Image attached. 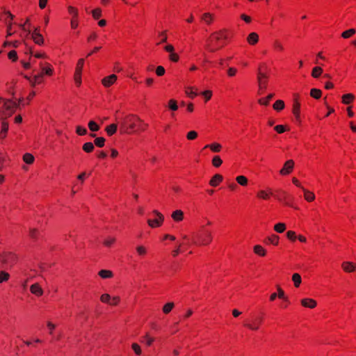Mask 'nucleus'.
<instances>
[{
	"instance_id": "bf43d9fd",
	"label": "nucleus",
	"mask_w": 356,
	"mask_h": 356,
	"mask_svg": "<svg viewBox=\"0 0 356 356\" xmlns=\"http://www.w3.org/2000/svg\"><path fill=\"white\" fill-rule=\"evenodd\" d=\"M257 196L260 198H262V199H268L269 195L268 194L264 191H260L258 193H257Z\"/></svg>"
},
{
	"instance_id": "bb28decb",
	"label": "nucleus",
	"mask_w": 356,
	"mask_h": 356,
	"mask_svg": "<svg viewBox=\"0 0 356 356\" xmlns=\"http://www.w3.org/2000/svg\"><path fill=\"white\" fill-rule=\"evenodd\" d=\"M356 33V30L355 29H350L346 31H343L341 33V37L347 39L353 36Z\"/></svg>"
},
{
	"instance_id": "2eb2a0df",
	"label": "nucleus",
	"mask_w": 356,
	"mask_h": 356,
	"mask_svg": "<svg viewBox=\"0 0 356 356\" xmlns=\"http://www.w3.org/2000/svg\"><path fill=\"white\" fill-rule=\"evenodd\" d=\"M300 104L298 102L297 99H294L293 105V113L296 116L297 120L300 119Z\"/></svg>"
},
{
	"instance_id": "72a5a7b5",
	"label": "nucleus",
	"mask_w": 356,
	"mask_h": 356,
	"mask_svg": "<svg viewBox=\"0 0 356 356\" xmlns=\"http://www.w3.org/2000/svg\"><path fill=\"white\" fill-rule=\"evenodd\" d=\"M2 129L0 134V136L3 138L6 136V134L8 130V123L3 120L1 123Z\"/></svg>"
},
{
	"instance_id": "c756f323",
	"label": "nucleus",
	"mask_w": 356,
	"mask_h": 356,
	"mask_svg": "<svg viewBox=\"0 0 356 356\" xmlns=\"http://www.w3.org/2000/svg\"><path fill=\"white\" fill-rule=\"evenodd\" d=\"M323 72V69L321 67H315L312 72V76L314 78H318Z\"/></svg>"
},
{
	"instance_id": "dca6fc26",
	"label": "nucleus",
	"mask_w": 356,
	"mask_h": 356,
	"mask_svg": "<svg viewBox=\"0 0 356 356\" xmlns=\"http://www.w3.org/2000/svg\"><path fill=\"white\" fill-rule=\"evenodd\" d=\"M171 217L175 221L180 222L184 218V212L181 210H176L172 213Z\"/></svg>"
},
{
	"instance_id": "5fc2aeb1",
	"label": "nucleus",
	"mask_w": 356,
	"mask_h": 356,
	"mask_svg": "<svg viewBox=\"0 0 356 356\" xmlns=\"http://www.w3.org/2000/svg\"><path fill=\"white\" fill-rule=\"evenodd\" d=\"M38 235V231L36 229H31L29 231V236L33 239H36Z\"/></svg>"
},
{
	"instance_id": "cd10ccee",
	"label": "nucleus",
	"mask_w": 356,
	"mask_h": 356,
	"mask_svg": "<svg viewBox=\"0 0 356 356\" xmlns=\"http://www.w3.org/2000/svg\"><path fill=\"white\" fill-rule=\"evenodd\" d=\"M99 275L104 279L110 278L112 277L113 273L108 270H102L99 272Z\"/></svg>"
},
{
	"instance_id": "69168bd1",
	"label": "nucleus",
	"mask_w": 356,
	"mask_h": 356,
	"mask_svg": "<svg viewBox=\"0 0 356 356\" xmlns=\"http://www.w3.org/2000/svg\"><path fill=\"white\" fill-rule=\"evenodd\" d=\"M170 59L173 61V62H177L178 60H179V56L175 54V52H172L170 54Z\"/></svg>"
},
{
	"instance_id": "f03ea898",
	"label": "nucleus",
	"mask_w": 356,
	"mask_h": 356,
	"mask_svg": "<svg viewBox=\"0 0 356 356\" xmlns=\"http://www.w3.org/2000/svg\"><path fill=\"white\" fill-rule=\"evenodd\" d=\"M227 33V29H221L213 32L207 40L206 48L210 52H215L222 48L225 45L223 40H226L228 38Z\"/></svg>"
},
{
	"instance_id": "603ef678",
	"label": "nucleus",
	"mask_w": 356,
	"mask_h": 356,
	"mask_svg": "<svg viewBox=\"0 0 356 356\" xmlns=\"http://www.w3.org/2000/svg\"><path fill=\"white\" fill-rule=\"evenodd\" d=\"M197 133L195 131H191L187 134V139L188 140H194L197 138Z\"/></svg>"
},
{
	"instance_id": "473e14b6",
	"label": "nucleus",
	"mask_w": 356,
	"mask_h": 356,
	"mask_svg": "<svg viewBox=\"0 0 356 356\" xmlns=\"http://www.w3.org/2000/svg\"><path fill=\"white\" fill-rule=\"evenodd\" d=\"M24 161L27 164H31L34 161V156L29 153H26L23 156Z\"/></svg>"
},
{
	"instance_id": "58836bf2",
	"label": "nucleus",
	"mask_w": 356,
	"mask_h": 356,
	"mask_svg": "<svg viewBox=\"0 0 356 356\" xmlns=\"http://www.w3.org/2000/svg\"><path fill=\"white\" fill-rule=\"evenodd\" d=\"M267 241L268 243H272L273 245H277L279 242V236L275 234L267 238Z\"/></svg>"
},
{
	"instance_id": "39448f33",
	"label": "nucleus",
	"mask_w": 356,
	"mask_h": 356,
	"mask_svg": "<svg viewBox=\"0 0 356 356\" xmlns=\"http://www.w3.org/2000/svg\"><path fill=\"white\" fill-rule=\"evenodd\" d=\"M269 74L262 70L261 67H258L257 72V80L259 87V93L261 94L267 88Z\"/></svg>"
},
{
	"instance_id": "de8ad7c7",
	"label": "nucleus",
	"mask_w": 356,
	"mask_h": 356,
	"mask_svg": "<svg viewBox=\"0 0 356 356\" xmlns=\"http://www.w3.org/2000/svg\"><path fill=\"white\" fill-rule=\"evenodd\" d=\"M277 291H278V294H277V297H279L280 298L284 299L286 302H288V298L285 296L284 291L280 286L277 287Z\"/></svg>"
},
{
	"instance_id": "c9c22d12",
	"label": "nucleus",
	"mask_w": 356,
	"mask_h": 356,
	"mask_svg": "<svg viewBox=\"0 0 356 356\" xmlns=\"http://www.w3.org/2000/svg\"><path fill=\"white\" fill-rule=\"evenodd\" d=\"M207 147H209L213 152H218L220 151L221 145L218 143H213L205 146V148Z\"/></svg>"
},
{
	"instance_id": "1a4fd4ad",
	"label": "nucleus",
	"mask_w": 356,
	"mask_h": 356,
	"mask_svg": "<svg viewBox=\"0 0 356 356\" xmlns=\"http://www.w3.org/2000/svg\"><path fill=\"white\" fill-rule=\"evenodd\" d=\"M261 322L262 318H258L253 321L252 323L248 321H245L243 325L251 330L256 331L259 328V325L261 323Z\"/></svg>"
},
{
	"instance_id": "0e129e2a",
	"label": "nucleus",
	"mask_w": 356,
	"mask_h": 356,
	"mask_svg": "<svg viewBox=\"0 0 356 356\" xmlns=\"http://www.w3.org/2000/svg\"><path fill=\"white\" fill-rule=\"evenodd\" d=\"M120 302V297L118 296H115L113 298H111V302H110V305H117Z\"/></svg>"
},
{
	"instance_id": "b1692460",
	"label": "nucleus",
	"mask_w": 356,
	"mask_h": 356,
	"mask_svg": "<svg viewBox=\"0 0 356 356\" xmlns=\"http://www.w3.org/2000/svg\"><path fill=\"white\" fill-rule=\"evenodd\" d=\"M95 148L94 144L91 142H88L83 144V150L87 153L92 152Z\"/></svg>"
},
{
	"instance_id": "423d86ee",
	"label": "nucleus",
	"mask_w": 356,
	"mask_h": 356,
	"mask_svg": "<svg viewBox=\"0 0 356 356\" xmlns=\"http://www.w3.org/2000/svg\"><path fill=\"white\" fill-rule=\"evenodd\" d=\"M17 106L18 104L15 102H13L12 100L5 101L3 104V115L5 116V118L10 116L15 112Z\"/></svg>"
},
{
	"instance_id": "052dcab7",
	"label": "nucleus",
	"mask_w": 356,
	"mask_h": 356,
	"mask_svg": "<svg viewBox=\"0 0 356 356\" xmlns=\"http://www.w3.org/2000/svg\"><path fill=\"white\" fill-rule=\"evenodd\" d=\"M286 236H287V238L289 239L292 240V241H295L296 238H297L296 235V233L294 232H293V231L287 232Z\"/></svg>"
},
{
	"instance_id": "f704fd0d",
	"label": "nucleus",
	"mask_w": 356,
	"mask_h": 356,
	"mask_svg": "<svg viewBox=\"0 0 356 356\" xmlns=\"http://www.w3.org/2000/svg\"><path fill=\"white\" fill-rule=\"evenodd\" d=\"M236 180L238 184L243 186L248 184V179L243 175L236 177Z\"/></svg>"
},
{
	"instance_id": "864d4df0",
	"label": "nucleus",
	"mask_w": 356,
	"mask_h": 356,
	"mask_svg": "<svg viewBox=\"0 0 356 356\" xmlns=\"http://www.w3.org/2000/svg\"><path fill=\"white\" fill-rule=\"evenodd\" d=\"M74 81L78 86L81 85V73H79V72L74 73Z\"/></svg>"
},
{
	"instance_id": "e2e57ef3",
	"label": "nucleus",
	"mask_w": 356,
	"mask_h": 356,
	"mask_svg": "<svg viewBox=\"0 0 356 356\" xmlns=\"http://www.w3.org/2000/svg\"><path fill=\"white\" fill-rule=\"evenodd\" d=\"M274 129L279 134L284 133L286 131V129L283 125H277Z\"/></svg>"
},
{
	"instance_id": "7c9ffc66",
	"label": "nucleus",
	"mask_w": 356,
	"mask_h": 356,
	"mask_svg": "<svg viewBox=\"0 0 356 356\" xmlns=\"http://www.w3.org/2000/svg\"><path fill=\"white\" fill-rule=\"evenodd\" d=\"M88 128L91 131L95 132L99 131L100 127L95 121L91 120L88 122Z\"/></svg>"
},
{
	"instance_id": "4c0bfd02",
	"label": "nucleus",
	"mask_w": 356,
	"mask_h": 356,
	"mask_svg": "<svg viewBox=\"0 0 356 356\" xmlns=\"http://www.w3.org/2000/svg\"><path fill=\"white\" fill-rule=\"evenodd\" d=\"M174 303L173 302H168L167 304H165L163 307V313L165 314H168L171 312V310L173 309L174 307Z\"/></svg>"
},
{
	"instance_id": "7ed1b4c3",
	"label": "nucleus",
	"mask_w": 356,
	"mask_h": 356,
	"mask_svg": "<svg viewBox=\"0 0 356 356\" xmlns=\"http://www.w3.org/2000/svg\"><path fill=\"white\" fill-rule=\"evenodd\" d=\"M212 239L211 232L202 226L199 232L194 236L193 243L197 245H207L212 241Z\"/></svg>"
},
{
	"instance_id": "13d9d810",
	"label": "nucleus",
	"mask_w": 356,
	"mask_h": 356,
	"mask_svg": "<svg viewBox=\"0 0 356 356\" xmlns=\"http://www.w3.org/2000/svg\"><path fill=\"white\" fill-rule=\"evenodd\" d=\"M186 94L191 98H194L197 95V93L196 92L193 91L192 88H188L186 90Z\"/></svg>"
},
{
	"instance_id": "3c124183",
	"label": "nucleus",
	"mask_w": 356,
	"mask_h": 356,
	"mask_svg": "<svg viewBox=\"0 0 356 356\" xmlns=\"http://www.w3.org/2000/svg\"><path fill=\"white\" fill-rule=\"evenodd\" d=\"M136 251L139 255H145L147 252L146 248L142 245L136 247Z\"/></svg>"
},
{
	"instance_id": "f8f14e48",
	"label": "nucleus",
	"mask_w": 356,
	"mask_h": 356,
	"mask_svg": "<svg viewBox=\"0 0 356 356\" xmlns=\"http://www.w3.org/2000/svg\"><path fill=\"white\" fill-rule=\"evenodd\" d=\"M342 268L344 271L347 273H352L356 270V264L350 261H345L342 263Z\"/></svg>"
},
{
	"instance_id": "49530a36",
	"label": "nucleus",
	"mask_w": 356,
	"mask_h": 356,
	"mask_svg": "<svg viewBox=\"0 0 356 356\" xmlns=\"http://www.w3.org/2000/svg\"><path fill=\"white\" fill-rule=\"evenodd\" d=\"M168 107L172 111H177L178 109L177 102L174 99H170L168 103Z\"/></svg>"
},
{
	"instance_id": "4d7b16f0",
	"label": "nucleus",
	"mask_w": 356,
	"mask_h": 356,
	"mask_svg": "<svg viewBox=\"0 0 356 356\" xmlns=\"http://www.w3.org/2000/svg\"><path fill=\"white\" fill-rule=\"evenodd\" d=\"M165 69L163 66H158L156 69V74L161 76H163L165 74Z\"/></svg>"
},
{
	"instance_id": "37998d69",
	"label": "nucleus",
	"mask_w": 356,
	"mask_h": 356,
	"mask_svg": "<svg viewBox=\"0 0 356 356\" xmlns=\"http://www.w3.org/2000/svg\"><path fill=\"white\" fill-rule=\"evenodd\" d=\"M222 161L219 156H215L213 158L212 164L215 167H216V168L219 167L222 164Z\"/></svg>"
},
{
	"instance_id": "4be33fe9",
	"label": "nucleus",
	"mask_w": 356,
	"mask_h": 356,
	"mask_svg": "<svg viewBox=\"0 0 356 356\" xmlns=\"http://www.w3.org/2000/svg\"><path fill=\"white\" fill-rule=\"evenodd\" d=\"M354 98L355 96L353 94H346L342 96V102L345 104H348L354 99Z\"/></svg>"
},
{
	"instance_id": "20e7f679",
	"label": "nucleus",
	"mask_w": 356,
	"mask_h": 356,
	"mask_svg": "<svg viewBox=\"0 0 356 356\" xmlns=\"http://www.w3.org/2000/svg\"><path fill=\"white\" fill-rule=\"evenodd\" d=\"M17 261L16 255L11 252L0 253V269L11 267Z\"/></svg>"
},
{
	"instance_id": "c03bdc74",
	"label": "nucleus",
	"mask_w": 356,
	"mask_h": 356,
	"mask_svg": "<svg viewBox=\"0 0 356 356\" xmlns=\"http://www.w3.org/2000/svg\"><path fill=\"white\" fill-rule=\"evenodd\" d=\"M83 64H84V59L83 58L79 59L78 60V63H77V65H76L75 72H79V73H81L82 69H83Z\"/></svg>"
},
{
	"instance_id": "4468645a",
	"label": "nucleus",
	"mask_w": 356,
	"mask_h": 356,
	"mask_svg": "<svg viewBox=\"0 0 356 356\" xmlns=\"http://www.w3.org/2000/svg\"><path fill=\"white\" fill-rule=\"evenodd\" d=\"M301 304L305 307L313 309L316 306L317 303L314 299L305 298L301 300Z\"/></svg>"
},
{
	"instance_id": "8fccbe9b",
	"label": "nucleus",
	"mask_w": 356,
	"mask_h": 356,
	"mask_svg": "<svg viewBox=\"0 0 356 356\" xmlns=\"http://www.w3.org/2000/svg\"><path fill=\"white\" fill-rule=\"evenodd\" d=\"M92 14L95 19H98L102 15V10L100 8H96L92 10Z\"/></svg>"
},
{
	"instance_id": "680f3d73",
	"label": "nucleus",
	"mask_w": 356,
	"mask_h": 356,
	"mask_svg": "<svg viewBox=\"0 0 356 356\" xmlns=\"http://www.w3.org/2000/svg\"><path fill=\"white\" fill-rule=\"evenodd\" d=\"M132 349L135 352L136 354L140 355L141 353V349L138 344L137 343H133L132 344Z\"/></svg>"
},
{
	"instance_id": "0eeeda50",
	"label": "nucleus",
	"mask_w": 356,
	"mask_h": 356,
	"mask_svg": "<svg viewBox=\"0 0 356 356\" xmlns=\"http://www.w3.org/2000/svg\"><path fill=\"white\" fill-rule=\"evenodd\" d=\"M20 27L22 29L26 32H27L28 34L31 33V38L33 40L34 42L38 45H42L44 43V39L42 35L40 33H31V31L30 29H27L25 27V24H21Z\"/></svg>"
},
{
	"instance_id": "aec40b11",
	"label": "nucleus",
	"mask_w": 356,
	"mask_h": 356,
	"mask_svg": "<svg viewBox=\"0 0 356 356\" xmlns=\"http://www.w3.org/2000/svg\"><path fill=\"white\" fill-rule=\"evenodd\" d=\"M292 280L294 283V286L297 288L299 287V286L300 285V284L302 282V278H301L300 275L298 273H294L292 275Z\"/></svg>"
},
{
	"instance_id": "a878e982",
	"label": "nucleus",
	"mask_w": 356,
	"mask_h": 356,
	"mask_svg": "<svg viewBox=\"0 0 356 356\" xmlns=\"http://www.w3.org/2000/svg\"><path fill=\"white\" fill-rule=\"evenodd\" d=\"M117 127V124H111L106 127V131L107 132L108 135L112 136L116 132Z\"/></svg>"
},
{
	"instance_id": "412c9836",
	"label": "nucleus",
	"mask_w": 356,
	"mask_h": 356,
	"mask_svg": "<svg viewBox=\"0 0 356 356\" xmlns=\"http://www.w3.org/2000/svg\"><path fill=\"white\" fill-rule=\"evenodd\" d=\"M274 94H269L266 97L261 98L258 100L259 104L261 105L267 106L268 105L269 102L273 98Z\"/></svg>"
},
{
	"instance_id": "a19ab883",
	"label": "nucleus",
	"mask_w": 356,
	"mask_h": 356,
	"mask_svg": "<svg viewBox=\"0 0 356 356\" xmlns=\"http://www.w3.org/2000/svg\"><path fill=\"white\" fill-rule=\"evenodd\" d=\"M104 143L105 138L103 137L96 138L94 141L95 145L99 147H102L104 145Z\"/></svg>"
},
{
	"instance_id": "09e8293b",
	"label": "nucleus",
	"mask_w": 356,
	"mask_h": 356,
	"mask_svg": "<svg viewBox=\"0 0 356 356\" xmlns=\"http://www.w3.org/2000/svg\"><path fill=\"white\" fill-rule=\"evenodd\" d=\"M77 134L80 136H84L87 134V129L83 127L77 126L76 130Z\"/></svg>"
},
{
	"instance_id": "e433bc0d",
	"label": "nucleus",
	"mask_w": 356,
	"mask_h": 356,
	"mask_svg": "<svg viewBox=\"0 0 356 356\" xmlns=\"http://www.w3.org/2000/svg\"><path fill=\"white\" fill-rule=\"evenodd\" d=\"M274 229L278 233H282L286 229V225L284 223H277L275 225Z\"/></svg>"
},
{
	"instance_id": "338daca9",
	"label": "nucleus",
	"mask_w": 356,
	"mask_h": 356,
	"mask_svg": "<svg viewBox=\"0 0 356 356\" xmlns=\"http://www.w3.org/2000/svg\"><path fill=\"white\" fill-rule=\"evenodd\" d=\"M115 241V238H111L106 239L104 242V244L106 246H111Z\"/></svg>"
},
{
	"instance_id": "6e6552de",
	"label": "nucleus",
	"mask_w": 356,
	"mask_h": 356,
	"mask_svg": "<svg viewBox=\"0 0 356 356\" xmlns=\"http://www.w3.org/2000/svg\"><path fill=\"white\" fill-rule=\"evenodd\" d=\"M153 213L157 216V218L154 220L149 219L147 220L149 226H150L151 227H156L161 226L164 220V216H163V214H161L156 210H154Z\"/></svg>"
},
{
	"instance_id": "774afa93",
	"label": "nucleus",
	"mask_w": 356,
	"mask_h": 356,
	"mask_svg": "<svg viewBox=\"0 0 356 356\" xmlns=\"http://www.w3.org/2000/svg\"><path fill=\"white\" fill-rule=\"evenodd\" d=\"M236 69L234 67H229L227 70V74L229 76H234L236 74Z\"/></svg>"
},
{
	"instance_id": "6e6d98bb",
	"label": "nucleus",
	"mask_w": 356,
	"mask_h": 356,
	"mask_svg": "<svg viewBox=\"0 0 356 356\" xmlns=\"http://www.w3.org/2000/svg\"><path fill=\"white\" fill-rule=\"evenodd\" d=\"M8 58L10 59L13 60V61H15L17 59V54L15 50L10 51L8 53Z\"/></svg>"
},
{
	"instance_id": "ddd939ff",
	"label": "nucleus",
	"mask_w": 356,
	"mask_h": 356,
	"mask_svg": "<svg viewBox=\"0 0 356 356\" xmlns=\"http://www.w3.org/2000/svg\"><path fill=\"white\" fill-rule=\"evenodd\" d=\"M31 292L38 296L43 294V290L38 283L33 284L30 287Z\"/></svg>"
},
{
	"instance_id": "9b49d317",
	"label": "nucleus",
	"mask_w": 356,
	"mask_h": 356,
	"mask_svg": "<svg viewBox=\"0 0 356 356\" xmlns=\"http://www.w3.org/2000/svg\"><path fill=\"white\" fill-rule=\"evenodd\" d=\"M117 80V76L115 74H111L110 76L104 77L102 80V83L105 87H109L113 85L115 81Z\"/></svg>"
},
{
	"instance_id": "9d476101",
	"label": "nucleus",
	"mask_w": 356,
	"mask_h": 356,
	"mask_svg": "<svg viewBox=\"0 0 356 356\" xmlns=\"http://www.w3.org/2000/svg\"><path fill=\"white\" fill-rule=\"evenodd\" d=\"M294 166V162L293 160H288L284 165V167L280 170V173L282 175L289 174Z\"/></svg>"
},
{
	"instance_id": "5701e85b",
	"label": "nucleus",
	"mask_w": 356,
	"mask_h": 356,
	"mask_svg": "<svg viewBox=\"0 0 356 356\" xmlns=\"http://www.w3.org/2000/svg\"><path fill=\"white\" fill-rule=\"evenodd\" d=\"M303 192H304V196L306 200L311 202L314 200L315 195L313 193L306 190L304 188H302Z\"/></svg>"
},
{
	"instance_id": "f257e3e1",
	"label": "nucleus",
	"mask_w": 356,
	"mask_h": 356,
	"mask_svg": "<svg viewBox=\"0 0 356 356\" xmlns=\"http://www.w3.org/2000/svg\"><path fill=\"white\" fill-rule=\"evenodd\" d=\"M148 124L145 123L139 117L129 114L122 118L120 128L124 133L136 132L138 130L145 131Z\"/></svg>"
},
{
	"instance_id": "ea45409f",
	"label": "nucleus",
	"mask_w": 356,
	"mask_h": 356,
	"mask_svg": "<svg viewBox=\"0 0 356 356\" xmlns=\"http://www.w3.org/2000/svg\"><path fill=\"white\" fill-rule=\"evenodd\" d=\"M10 275L4 270L0 271V283L8 280Z\"/></svg>"
},
{
	"instance_id": "393cba45",
	"label": "nucleus",
	"mask_w": 356,
	"mask_h": 356,
	"mask_svg": "<svg viewBox=\"0 0 356 356\" xmlns=\"http://www.w3.org/2000/svg\"><path fill=\"white\" fill-rule=\"evenodd\" d=\"M322 92L321 90L317 88H312L310 90V95L316 99H318L321 97Z\"/></svg>"
},
{
	"instance_id": "2f4dec72",
	"label": "nucleus",
	"mask_w": 356,
	"mask_h": 356,
	"mask_svg": "<svg viewBox=\"0 0 356 356\" xmlns=\"http://www.w3.org/2000/svg\"><path fill=\"white\" fill-rule=\"evenodd\" d=\"M254 252L260 256H264L266 254V250L259 245H257L254 247Z\"/></svg>"
},
{
	"instance_id": "f3484780",
	"label": "nucleus",
	"mask_w": 356,
	"mask_h": 356,
	"mask_svg": "<svg viewBox=\"0 0 356 356\" xmlns=\"http://www.w3.org/2000/svg\"><path fill=\"white\" fill-rule=\"evenodd\" d=\"M247 40L250 44L254 45L257 43L259 35L257 33L252 32L248 35Z\"/></svg>"
},
{
	"instance_id": "79ce46f5",
	"label": "nucleus",
	"mask_w": 356,
	"mask_h": 356,
	"mask_svg": "<svg viewBox=\"0 0 356 356\" xmlns=\"http://www.w3.org/2000/svg\"><path fill=\"white\" fill-rule=\"evenodd\" d=\"M40 66L42 70V72L40 74H42V75L44 74L47 75H51L52 74V69L50 68L49 67H43L42 63H40Z\"/></svg>"
},
{
	"instance_id": "a18cd8bd",
	"label": "nucleus",
	"mask_w": 356,
	"mask_h": 356,
	"mask_svg": "<svg viewBox=\"0 0 356 356\" xmlns=\"http://www.w3.org/2000/svg\"><path fill=\"white\" fill-rule=\"evenodd\" d=\"M100 300L102 302L107 303V304L110 305L111 296L108 293H104L101 296Z\"/></svg>"
},
{
	"instance_id": "c85d7f7f",
	"label": "nucleus",
	"mask_w": 356,
	"mask_h": 356,
	"mask_svg": "<svg viewBox=\"0 0 356 356\" xmlns=\"http://www.w3.org/2000/svg\"><path fill=\"white\" fill-rule=\"evenodd\" d=\"M284 108V102L282 100H277L273 104V108L277 111Z\"/></svg>"
},
{
	"instance_id": "a211bd4d",
	"label": "nucleus",
	"mask_w": 356,
	"mask_h": 356,
	"mask_svg": "<svg viewBox=\"0 0 356 356\" xmlns=\"http://www.w3.org/2000/svg\"><path fill=\"white\" fill-rule=\"evenodd\" d=\"M222 176L219 174H216L212 179L210 180V185L212 186H216L218 184L222 181Z\"/></svg>"
},
{
	"instance_id": "6ab92c4d",
	"label": "nucleus",
	"mask_w": 356,
	"mask_h": 356,
	"mask_svg": "<svg viewBox=\"0 0 356 356\" xmlns=\"http://www.w3.org/2000/svg\"><path fill=\"white\" fill-rule=\"evenodd\" d=\"M213 19V15L209 13H205L201 16V19L207 24H210L212 22Z\"/></svg>"
}]
</instances>
